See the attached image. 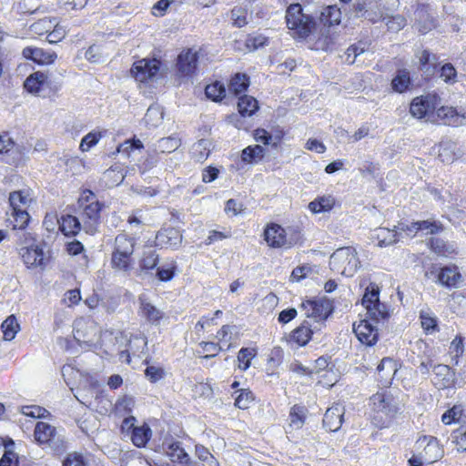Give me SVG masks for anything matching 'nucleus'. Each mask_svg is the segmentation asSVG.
<instances>
[{
    "label": "nucleus",
    "instance_id": "6e6d98bb",
    "mask_svg": "<svg viewBox=\"0 0 466 466\" xmlns=\"http://www.w3.org/2000/svg\"><path fill=\"white\" fill-rule=\"evenodd\" d=\"M255 356L254 350L248 348H242L238 354V360L239 362V369L246 370L250 366V360Z\"/></svg>",
    "mask_w": 466,
    "mask_h": 466
},
{
    "label": "nucleus",
    "instance_id": "a19ab883",
    "mask_svg": "<svg viewBox=\"0 0 466 466\" xmlns=\"http://www.w3.org/2000/svg\"><path fill=\"white\" fill-rule=\"evenodd\" d=\"M144 147L143 143L136 137L124 141L117 147V152L129 157L130 154L136 150H141Z\"/></svg>",
    "mask_w": 466,
    "mask_h": 466
},
{
    "label": "nucleus",
    "instance_id": "f3484780",
    "mask_svg": "<svg viewBox=\"0 0 466 466\" xmlns=\"http://www.w3.org/2000/svg\"><path fill=\"white\" fill-rule=\"evenodd\" d=\"M433 372L436 381L435 385L441 389H447L454 386L456 382L455 371L445 364H437L433 366Z\"/></svg>",
    "mask_w": 466,
    "mask_h": 466
},
{
    "label": "nucleus",
    "instance_id": "09e8293b",
    "mask_svg": "<svg viewBox=\"0 0 466 466\" xmlns=\"http://www.w3.org/2000/svg\"><path fill=\"white\" fill-rule=\"evenodd\" d=\"M130 257L131 255H124L122 253L113 251L111 264L114 268L128 271L130 269Z\"/></svg>",
    "mask_w": 466,
    "mask_h": 466
},
{
    "label": "nucleus",
    "instance_id": "603ef678",
    "mask_svg": "<svg viewBox=\"0 0 466 466\" xmlns=\"http://www.w3.org/2000/svg\"><path fill=\"white\" fill-rule=\"evenodd\" d=\"M53 21L54 26L47 33L46 40L50 44H56L65 38L66 32L63 26L58 25V23L56 22V18H53Z\"/></svg>",
    "mask_w": 466,
    "mask_h": 466
},
{
    "label": "nucleus",
    "instance_id": "864d4df0",
    "mask_svg": "<svg viewBox=\"0 0 466 466\" xmlns=\"http://www.w3.org/2000/svg\"><path fill=\"white\" fill-rule=\"evenodd\" d=\"M464 352L463 339L461 336H457L451 343L450 354L451 355V360L455 365L459 363V358L462 356Z\"/></svg>",
    "mask_w": 466,
    "mask_h": 466
},
{
    "label": "nucleus",
    "instance_id": "f8f14e48",
    "mask_svg": "<svg viewBox=\"0 0 466 466\" xmlns=\"http://www.w3.org/2000/svg\"><path fill=\"white\" fill-rule=\"evenodd\" d=\"M103 207L104 204L99 201H91L89 204L83 207V216L90 220L87 223L85 222L84 225L86 233L93 235L97 231L96 225L99 221Z\"/></svg>",
    "mask_w": 466,
    "mask_h": 466
},
{
    "label": "nucleus",
    "instance_id": "b1692460",
    "mask_svg": "<svg viewBox=\"0 0 466 466\" xmlns=\"http://www.w3.org/2000/svg\"><path fill=\"white\" fill-rule=\"evenodd\" d=\"M390 85L397 93H404L409 90L412 85L410 71L406 68L398 69Z\"/></svg>",
    "mask_w": 466,
    "mask_h": 466
},
{
    "label": "nucleus",
    "instance_id": "de8ad7c7",
    "mask_svg": "<svg viewBox=\"0 0 466 466\" xmlns=\"http://www.w3.org/2000/svg\"><path fill=\"white\" fill-rule=\"evenodd\" d=\"M415 225V232H418L420 230H425L427 233L430 234H437L441 231H442L443 227L442 225L435 220H421V221H416Z\"/></svg>",
    "mask_w": 466,
    "mask_h": 466
},
{
    "label": "nucleus",
    "instance_id": "393cba45",
    "mask_svg": "<svg viewBox=\"0 0 466 466\" xmlns=\"http://www.w3.org/2000/svg\"><path fill=\"white\" fill-rule=\"evenodd\" d=\"M414 19L416 21L417 28L421 34H426L434 26L433 19L429 15L427 6L425 5L417 7L414 11Z\"/></svg>",
    "mask_w": 466,
    "mask_h": 466
},
{
    "label": "nucleus",
    "instance_id": "cd10ccee",
    "mask_svg": "<svg viewBox=\"0 0 466 466\" xmlns=\"http://www.w3.org/2000/svg\"><path fill=\"white\" fill-rule=\"evenodd\" d=\"M46 80L47 76L43 72L37 71L27 76L24 83V87L29 93L37 94L40 92Z\"/></svg>",
    "mask_w": 466,
    "mask_h": 466
},
{
    "label": "nucleus",
    "instance_id": "0e129e2a",
    "mask_svg": "<svg viewBox=\"0 0 466 466\" xmlns=\"http://www.w3.org/2000/svg\"><path fill=\"white\" fill-rule=\"evenodd\" d=\"M386 18V25L388 26L389 30L398 32L400 29H402L406 25V20L401 15H395V16H388L385 15Z\"/></svg>",
    "mask_w": 466,
    "mask_h": 466
},
{
    "label": "nucleus",
    "instance_id": "2f4dec72",
    "mask_svg": "<svg viewBox=\"0 0 466 466\" xmlns=\"http://www.w3.org/2000/svg\"><path fill=\"white\" fill-rule=\"evenodd\" d=\"M167 453L174 462L185 464L190 462L189 455L182 448L181 442L179 441L171 442L167 447Z\"/></svg>",
    "mask_w": 466,
    "mask_h": 466
},
{
    "label": "nucleus",
    "instance_id": "c9c22d12",
    "mask_svg": "<svg viewBox=\"0 0 466 466\" xmlns=\"http://www.w3.org/2000/svg\"><path fill=\"white\" fill-rule=\"evenodd\" d=\"M163 116L162 107L157 104H154L147 108L144 121L147 126L156 127L162 123Z\"/></svg>",
    "mask_w": 466,
    "mask_h": 466
},
{
    "label": "nucleus",
    "instance_id": "58836bf2",
    "mask_svg": "<svg viewBox=\"0 0 466 466\" xmlns=\"http://www.w3.org/2000/svg\"><path fill=\"white\" fill-rule=\"evenodd\" d=\"M335 204V200L331 196H323L317 198L309 204V208L313 213H320L330 210Z\"/></svg>",
    "mask_w": 466,
    "mask_h": 466
},
{
    "label": "nucleus",
    "instance_id": "c03bdc74",
    "mask_svg": "<svg viewBox=\"0 0 466 466\" xmlns=\"http://www.w3.org/2000/svg\"><path fill=\"white\" fill-rule=\"evenodd\" d=\"M54 21L53 18L45 17L33 23L30 25V31L37 35H47V33L53 28Z\"/></svg>",
    "mask_w": 466,
    "mask_h": 466
},
{
    "label": "nucleus",
    "instance_id": "aec40b11",
    "mask_svg": "<svg viewBox=\"0 0 466 466\" xmlns=\"http://www.w3.org/2000/svg\"><path fill=\"white\" fill-rule=\"evenodd\" d=\"M439 282L449 289L457 288L462 281V276L455 266H445L438 274Z\"/></svg>",
    "mask_w": 466,
    "mask_h": 466
},
{
    "label": "nucleus",
    "instance_id": "ddd939ff",
    "mask_svg": "<svg viewBox=\"0 0 466 466\" xmlns=\"http://www.w3.org/2000/svg\"><path fill=\"white\" fill-rule=\"evenodd\" d=\"M115 339L120 346L128 347L133 353L138 352L140 349L143 350L147 345V339L143 334L128 336L124 331H117Z\"/></svg>",
    "mask_w": 466,
    "mask_h": 466
},
{
    "label": "nucleus",
    "instance_id": "6ab92c4d",
    "mask_svg": "<svg viewBox=\"0 0 466 466\" xmlns=\"http://www.w3.org/2000/svg\"><path fill=\"white\" fill-rule=\"evenodd\" d=\"M434 111V105L430 96H417L410 106V114L419 119L428 116Z\"/></svg>",
    "mask_w": 466,
    "mask_h": 466
},
{
    "label": "nucleus",
    "instance_id": "ea45409f",
    "mask_svg": "<svg viewBox=\"0 0 466 466\" xmlns=\"http://www.w3.org/2000/svg\"><path fill=\"white\" fill-rule=\"evenodd\" d=\"M1 328L5 340H12L15 339L16 333L20 329V326L15 315L7 317V319L2 323Z\"/></svg>",
    "mask_w": 466,
    "mask_h": 466
},
{
    "label": "nucleus",
    "instance_id": "20e7f679",
    "mask_svg": "<svg viewBox=\"0 0 466 466\" xmlns=\"http://www.w3.org/2000/svg\"><path fill=\"white\" fill-rule=\"evenodd\" d=\"M379 297L380 291L378 288L370 285L367 288L363 295L362 305L365 306L367 315L370 319L377 323L384 324V322L390 318V312L387 306L380 302Z\"/></svg>",
    "mask_w": 466,
    "mask_h": 466
},
{
    "label": "nucleus",
    "instance_id": "7c9ffc66",
    "mask_svg": "<svg viewBox=\"0 0 466 466\" xmlns=\"http://www.w3.org/2000/svg\"><path fill=\"white\" fill-rule=\"evenodd\" d=\"M266 150L260 145L248 146L242 150L241 159L246 163H258L265 157Z\"/></svg>",
    "mask_w": 466,
    "mask_h": 466
},
{
    "label": "nucleus",
    "instance_id": "3c124183",
    "mask_svg": "<svg viewBox=\"0 0 466 466\" xmlns=\"http://www.w3.org/2000/svg\"><path fill=\"white\" fill-rule=\"evenodd\" d=\"M12 216L14 218V221H12L14 229H23L27 226L30 216L26 209L12 210Z\"/></svg>",
    "mask_w": 466,
    "mask_h": 466
},
{
    "label": "nucleus",
    "instance_id": "bb28decb",
    "mask_svg": "<svg viewBox=\"0 0 466 466\" xmlns=\"http://www.w3.org/2000/svg\"><path fill=\"white\" fill-rule=\"evenodd\" d=\"M312 333L310 324L305 320L292 331L290 340L302 347L308 344L311 339Z\"/></svg>",
    "mask_w": 466,
    "mask_h": 466
},
{
    "label": "nucleus",
    "instance_id": "4d7b16f0",
    "mask_svg": "<svg viewBox=\"0 0 466 466\" xmlns=\"http://www.w3.org/2000/svg\"><path fill=\"white\" fill-rule=\"evenodd\" d=\"M253 393L246 389L239 390L238 395L235 398V406L239 409H248V404L253 400Z\"/></svg>",
    "mask_w": 466,
    "mask_h": 466
},
{
    "label": "nucleus",
    "instance_id": "c85d7f7f",
    "mask_svg": "<svg viewBox=\"0 0 466 466\" xmlns=\"http://www.w3.org/2000/svg\"><path fill=\"white\" fill-rule=\"evenodd\" d=\"M324 25H334L340 23L341 12L336 5H328L324 7L319 16Z\"/></svg>",
    "mask_w": 466,
    "mask_h": 466
},
{
    "label": "nucleus",
    "instance_id": "6e6552de",
    "mask_svg": "<svg viewBox=\"0 0 466 466\" xmlns=\"http://www.w3.org/2000/svg\"><path fill=\"white\" fill-rule=\"evenodd\" d=\"M160 61L157 59H142L133 64L131 73L137 81L147 82L159 71Z\"/></svg>",
    "mask_w": 466,
    "mask_h": 466
},
{
    "label": "nucleus",
    "instance_id": "a211bd4d",
    "mask_svg": "<svg viewBox=\"0 0 466 466\" xmlns=\"http://www.w3.org/2000/svg\"><path fill=\"white\" fill-rule=\"evenodd\" d=\"M265 240L273 248L285 247L288 241V232L281 226L272 224L264 231Z\"/></svg>",
    "mask_w": 466,
    "mask_h": 466
},
{
    "label": "nucleus",
    "instance_id": "a878e982",
    "mask_svg": "<svg viewBox=\"0 0 466 466\" xmlns=\"http://www.w3.org/2000/svg\"><path fill=\"white\" fill-rule=\"evenodd\" d=\"M57 221L59 229L65 236H76L81 229L79 219L73 215L62 216Z\"/></svg>",
    "mask_w": 466,
    "mask_h": 466
},
{
    "label": "nucleus",
    "instance_id": "f257e3e1",
    "mask_svg": "<svg viewBox=\"0 0 466 466\" xmlns=\"http://www.w3.org/2000/svg\"><path fill=\"white\" fill-rule=\"evenodd\" d=\"M286 23L292 35L295 38L306 39L317 26L316 18L304 12L302 5L299 3L291 4L286 11Z\"/></svg>",
    "mask_w": 466,
    "mask_h": 466
},
{
    "label": "nucleus",
    "instance_id": "7ed1b4c3",
    "mask_svg": "<svg viewBox=\"0 0 466 466\" xmlns=\"http://www.w3.org/2000/svg\"><path fill=\"white\" fill-rule=\"evenodd\" d=\"M34 436L39 444H48V446L57 453H61L66 449L65 436L62 435L56 427L46 422H36Z\"/></svg>",
    "mask_w": 466,
    "mask_h": 466
},
{
    "label": "nucleus",
    "instance_id": "412c9836",
    "mask_svg": "<svg viewBox=\"0 0 466 466\" xmlns=\"http://www.w3.org/2000/svg\"><path fill=\"white\" fill-rule=\"evenodd\" d=\"M19 253L25 264L29 268L45 265V255L43 249L37 246L22 247Z\"/></svg>",
    "mask_w": 466,
    "mask_h": 466
},
{
    "label": "nucleus",
    "instance_id": "72a5a7b5",
    "mask_svg": "<svg viewBox=\"0 0 466 466\" xmlns=\"http://www.w3.org/2000/svg\"><path fill=\"white\" fill-rule=\"evenodd\" d=\"M212 142L209 139H200L192 147L193 157L198 162L205 161L211 152Z\"/></svg>",
    "mask_w": 466,
    "mask_h": 466
},
{
    "label": "nucleus",
    "instance_id": "4be33fe9",
    "mask_svg": "<svg viewBox=\"0 0 466 466\" xmlns=\"http://www.w3.org/2000/svg\"><path fill=\"white\" fill-rule=\"evenodd\" d=\"M23 56L26 59H31L37 64H52L56 58V54L51 51H46L38 47H25L23 50Z\"/></svg>",
    "mask_w": 466,
    "mask_h": 466
},
{
    "label": "nucleus",
    "instance_id": "69168bd1",
    "mask_svg": "<svg viewBox=\"0 0 466 466\" xmlns=\"http://www.w3.org/2000/svg\"><path fill=\"white\" fill-rule=\"evenodd\" d=\"M100 134L90 132L86 135L80 143V149L82 151H88L92 147H94L100 138Z\"/></svg>",
    "mask_w": 466,
    "mask_h": 466
},
{
    "label": "nucleus",
    "instance_id": "f03ea898",
    "mask_svg": "<svg viewBox=\"0 0 466 466\" xmlns=\"http://www.w3.org/2000/svg\"><path fill=\"white\" fill-rule=\"evenodd\" d=\"M360 263L357 251L352 247L339 248L329 258L330 269L345 277H352Z\"/></svg>",
    "mask_w": 466,
    "mask_h": 466
},
{
    "label": "nucleus",
    "instance_id": "8fccbe9b",
    "mask_svg": "<svg viewBox=\"0 0 466 466\" xmlns=\"http://www.w3.org/2000/svg\"><path fill=\"white\" fill-rule=\"evenodd\" d=\"M440 77L447 84H454L457 82V70L451 63H446L441 66Z\"/></svg>",
    "mask_w": 466,
    "mask_h": 466
},
{
    "label": "nucleus",
    "instance_id": "a18cd8bd",
    "mask_svg": "<svg viewBox=\"0 0 466 466\" xmlns=\"http://www.w3.org/2000/svg\"><path fill=\"white\" fill-rule=\"evenodd\" d=\"M306 411L307 410L305 407L294 405L290 409L289 412L290 425L297 429L300 428L304 423Z\"/></svg>",
    "mask_w": 466,
    "mask_h": 466
},
{
    "label": "nucleus",
    "instance_id": "5701e85b",
    "mask_svg": "<svg viewBox=\"0 0 466 466\" xmlns=\"http://www.w3.org/2000/svg\"><path fill=\"white\" fill-rule=\"evenodd\" d=\"M159 262V255L155 249L147 248L143 250L138 262L139 275L148 274L155 269Z\"/></svg>",
    "mask_w": 466,
    "mask_h": 466
},
{
    "label": "nucleus",
    "instance_id": "c756f323",
    "mask_svg": "<svg viewBox=\"0 0 466 466\" xmlns=\"http://www.w3.org/2000/svg\"><path fill=\"white\" fill-rule=\"evenodd\" d=\"M151 438V429L144 424L139 427H133L131 440L135 446L138 448L145 447Z\"/></svg>",
    "mask_w": 466,
    "mask_h": 466
},
{
    "label": "nucleus",
    "instance_id": "dca6fc26",
    "mask_svg": "<svg viewBox=\"0 0 466 466\" xmlns=\"http://www.w3.org/2000/svg\"><path fill=\"white\" fill-rule=\"evenodd\" d=\"M139 313L151 325L157 326L164 318V312L151 304L144 296L138 298Z\"/></svg>",
    "mask_w": 466,
    "mask_h": 466
},
{
    "label": "nucleus",
    "instance_id": "052dcab7",
    "mask_svg": "<svg viewBox=\"0 0 466 466\" xmlns=\"http://www.w3.org/2000/svg\"><path fill=\"white\" fill-rule=\"evenodd\" d=\"M196 454L199 460L206 461L210 466H217L218 464L215 457L203 445H196Z\"/></svg>",
    "mask_w": 466,
    "mask_h": 466
},
{
    "label": "nucleus",
    "instance_id": "39448f33",
    "mask_svg": "<svg viewBox=\"0 0 466 466\" xmlns=\"http://www.w3.org/2000/svg\"><path fill=\"white\" fill-rule=\"evenodd\" d=\"M352 12L356 17L363 18L373 24L387 18L379 0H357L353 4Z\"/></svg>",
    "mask_w": 466,
    "mask_h": 466
},
{
    "label": "nucleus",
    "instance_id": "9b49d317",
    "mask_svg": "<svg viewBox=\"0 0 466 466\" xmlns=\"http://www.w3.org/2000/svg\"><path fill=\"white\" fill-rule=\"evenodd\" d=\"M182 242V234L175 228H161L156 236L155 244L160 248H177Z\"/></svg>",
    "mask_w": 466,
    "mask_h": 466
},
{
    "label": "nucleus",
    "instance_id": "473e14b6",
    "mask_svg": "<svg viewBox=\"0 0 466 466\" xmlns=\"http://www.w3.org/2000/svg\"><path fill=\"white\" fill-rule=\"evenodd\" d=\"M249 86V78L246 74L237 73L230 80L228 90L235 96L244 93Z\"/></svg>",
    "mask_w": 466,
    "mask_h": 466
},
{
    "label": "nucleus",
    "instance_id": "4468645a",
    "mask_svg": "<svg viewBox=\"0 0 466 466\" xmlns=\"http://www.w3.org/2000/svg\"><path fill=\"white\" fill-rule=\"evenodd\" d=\"M344 407L339 403L329 408L323 418V427L329 431H337L342 425Z\"/></svg>",
    "mask_w": 466,
    "mask_h": 466
},
{
    "label": "nucleus",
    "instance_id": "e2e57ef3",
    "mask_svg": "<svg viewBox=\"0 0 466 466\" xmlns=\"http://www.w3.org/2000/svg\"><path fill=\"white\" fill-rule=\"evenodd\" d=\"M86 462L84 456L79 452L68 453L63 461V466H86Z\"/></svg>",
    "mask_w": 466,
    "mask_h": 466
},
{
    "label": "nucleus",
    "instance_id": "79ce46f5",
    "mask_svg": "<svg viewBox=\"0 0 466 466\" xmlns=\"http://www.w3.org/2000/svg\"><path fill=\"white\" fill-rule=\"evenodd\" d=\"M205 94L208 98L213 101H220L226 96V88L223 84L217 81L206 86Z\"/></svg>",
    "mask_w": 466,
    "mask_h": 466
},
{
    "label": "nucleus",
    "instance_id": "49530a36",
    "mask_svg": "<svg viewBox=\"0 0 466 466\" xmlns=\"http://www.w3.org/2000/svg\"><path fill=\"white\" fill-rule=\"evenodd\" d=\"M180 146V140L177 137H163L157 141V150L161 153H170L175 151Z\"/></svg>",
    "mask_w": 466,
    "mask_h": 466
},
{
    "label": "nucleus",
    "instance_id": "338daca9",
    "mask_svg": "<svg viewBox=\"0 0 466 466\" xmlns=\"http://www.w3.org/2000/svg\"><path fill=\"white\" fill-rule=\"evenodd\" d=\"M461 411L462 410L460 407L454 406L442 414L441 421L446 425H449L451 422H455L461 415Z\"/></svg>",
    "mask_w": 466,
    "mask_h": 466
},
{
    "label": "nucleus",
    "instance_id": "5fc2aeb1",
    "mask_svg": "<svg viewBox=\"0 0 466 466\" xmlns=\"http://www.w3.org/2000/svg\"><path fill=\"white\" fill-rule=\"evenodd\" d=\"M22 413L27 417L41 419L50 416V412L43 407L37 405L24 406Z\"/></svg>",
    "mask_w": 466,
    "mask_h": 466
},
{
    "label": "nucleus",
    "instance_id": "4c0bfd02",
    "mask_svg": "<svg viewBox=\"0 0 466 466\" xmlns=\"http://www.w3.org/2000/svg\"><path fill=\"white\" fill-rule=\"evenodd\" d=\"M134 240L127 235L120 234L115 238L114 252L122 253L124 255H132L134 253Z\"/></svg>",
    "mask_w": 466,
    "mask_h": 466
},
{
    "label": "nucleus",
    "instance_id": "0eeeda50",
    "mask_svg": "<svg viewBox=\"0 0 466 466\" xmlns=\"http://www.w3.org/2000/svg\"><path fill=\"white\" fill-rule=\"evenodd\" d=\"M373 323L378 324L367 316L366 319L353 325V331L356 337L362 344L367 346L375 345L379 339L378 327L374 326Z\"/></svg>",
    "mask_w": 466,
    "mask_h": 466
},
{
    "label": "nucleus",
    "instance_id": "13d9d810",
    "mask_svg": "<svg viewBox=\"0 0 466 466\" xmlns=\"http://www.w3.org/2000/svg\"><path fill=\"white\" fill-rule=\"evenodd\" d=\"M176 265L172 261L169 266H161L157 268L156 276L160 281H169L175 276Z\"/></svg>",
    "mask_w": 466,
    "mask_h": 466
},
{
    "label": "nucleus",
    "instance_id": "bf43d9fd",
    "mask_svg": "<svg viewBox=\"0 0 466 466\" xmlns=\"http://www.w3.org/2000/svg\"><path fill=\"white\" fill-rule=\"evenodd\" d=\"M421 327L427 332H434L437 330L438 324L436 318L431 316L429 313L421 311L420 315Z\"/></svg>",
    "mask_w": 466,
    "mask_h": 466
},
{
    "label": "nucleus",
    "instance_id": "37998d69",
    "mask_svg": "<svg viewBox=\"0 0 466 466\" xmlns=\"http://www.w3.org/2000/svg\"><path fill=\"white\" fill-rule=\"evenodd\" d=\"M30 199L23 191H14L9 195V203L12 210L25 209Z\"/></svg>",
    "mask_w": 466,
    "mask_h": 466
},
{
    "label": "nucleus",
    "instance_id": "423d86ee",
    "mask_svg": "<svg viewBox=\"0 0 466 466\" xmlns=\"http://www.w3.org/2000/svg\"><path fill=\"white\" fill-rule=\"evenodd\" d=\"M198 52L191 48L182 51L177 58L176 71L178 77L192 76L198 68Z\"/></svg>",
    "mask_w": 466,
    "mask_h": 466
},
{
    "label": "nucleus",
    "instance_id": "2eb2a0df",
    "mask_svg": "<svg viewBox=\"0 0 466 466\" xmlns=\"http://www.w3.org/2000/svg\"><path fill=\"white\" fill-rule=\"evenodd\" d=\"M370 402L377 412H382L389 417H393L397 413L398 408L393 403V399L384 392L374 394L370 398Z\"/></svg>",
    "mask_w": 466,
    "mask_h": 466
},
{
    "label": "nucleus",
    "instance_id": "680f3d73",
    "mask_svg": "<svg viewBox=\"0 0 466 466\" xmlns=\"http://www.w3.org/2000/svg\"><path fill=\"white\" fill-rule=\"evenodd\" d=\"M145 375L150 382H157L165 376V371L161 367L147 366L145 370Z\"/></svg>",
    "mask_w": 466,
    "mask_h": 466
},
{
    "label": "nucleus",
    "instance_id": "e433bc0d",
    "mask_svg": "<svg viewBox=\"0 0 466 466\" xmlns=\"http://www.w3.org/2000/svg\"><path fill=\"white\" fill-rule=\"evenodd\" d=\"M238 107L241 116H250L258 109V105L254 97L243 95L238 98Z\"/></svg>",
    "mask_w": 466,
    "mask_h": 466
},
{
    "label": "nucleus",
    "instance_id": "9d476101",
    "mask_svg": "<svg viewBox=\"0 0 466 466\" xmlns=\"http://www.w3.org/2000/svg\"><path fill=\"white\" fill-rule=\"evenodd\" d=\"M301 306L308 310V317L327 319L333 312V305L331 301L326 298L307 300L303 302Z\"/></svg>",
    "mask_w": 466,
    "mask_h": 466
},
{
    "label": "nucleus",
    "instance_id": "f704fd0d",
    "mask_svg": "<svg viewBox=\"0 0 466 466\" xmlns=\"http://www.w3.org/2000/svg\"><path fill=\"white\" fill-rule=\"evenodd\" d=\"M375 237L380 247H388L399 241L398 233L387 228H379L375 230Z\"/></svg>",
    "mask_w": 466,
    "mask_h": 466
},
{
    "label": "nucleus",
    "instance_id": "1a4fd4ad",
    "mask_svg": "<svg viewBox=\"0 0 466 466\" xmlns=\"http://www.w3.org/2000/svg\"><path fill=\"white\" fill-rule=\"evenodd\" d=\"M415 56L418 59V69L424 79H431L437 71L438 56L428 49L416 52Z\"/></svg>",
    "mask_w": 466,
    "mask_h": 466
},
{
    "label": "nucleus",
    "instance_id": "774afa93",
    "mask_svg": "<svg viewBox=\"0 0 466 466\" xmlns=\"http://www.w3.org/2000/svg\"><path fill=\"white\" fill-rule=\"evenodd\" d=\"M0 466H18L17 454L10 450H5L0 459Z\"/></svg>",
    "mask_w": 466,
    "mask_h": 466
}]
</instances>
